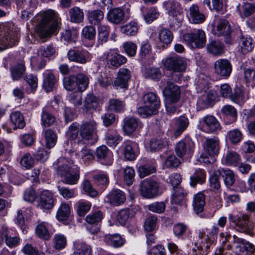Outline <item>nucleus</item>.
Wrapping results in <instances>:
<instances>
[{
	"label": "nucleus",
	"mask_w": 255,
	"mask_h": 255,
	"mask_svg": "<svg viewBox=\"0 0 255 255\" xmlns=\"http://www.w3.org/2000/svg\"><path fill=\"white\" fill-rule=\"evenodd\" d=\"M98 99L93 94H87L84 101L83 110L88 111L97 107Z\"/></svg>",
	"instance_id": "ea45409f"
},
{
	"label": "nucleus",
	"mask_w": 255,
	"mask_h": 255,
	"mask_svg": "<svg viewBox=\"0 0 255 255\" xmlns=\"http://www.w3.org/2000/svg\"><path fill=\"white\" fill-rule=\"evenodd\" d=\"M159 185L151 179H146L142 181L140 185V191L141 195L146 198H152L158 193Z\"/></svg>",
	"instance_id": "1a4fd4ad"
},
{
	"label": "nucleus",
	"mask_w": 255,
	"mask_h": 255,
	"mask_svg": "<svg viewBox=\"0 0 255 255\" xmlns=\"http://www.w3.org/2000/svg\"><path fill=\"white\" fill-rule=\"evenodd\" d=\"M219 171H221L224 183L226 186L231 187L235 183L236 178L235 175L231 170L229 169H220Z\"/></svg>",
	"instance_id": "c9c22d12"
},
{
	"label": "nucleus",
	"mask_w": 255,
	"mask_h": 255,
	"mask_svg": "<svg viewBox=\"0 0 255 255\" xmlns=\"http://www.w3.org/2000/svg\"><path fill=\"white\" fill-rule=\"evenodd\" d=\"M107 65L110 68H117L126 63L127 58L115 52L110 50L106 55Z\"/></svg>",
	"instance_id": "f3484780"
},
{
	"label": "nucleus",
	"mask_w": 255,
	"mask_h": 255,
	"mask_svg": "<svg viewBox=\"0 0 255 255\" xmlns=\"http://www.w3.org/2000/svg\"><path fill=\"white\" fill-rule=\"evenodd\" d=\"M230 99L236 103L243 102L246 99L245 93L241 88L236 87L234 89V92H232Z\"/></svg>",
	"instance_id": "864d4df0"
},
{
	"label": "nucleus",
	"mask_w": 255,
	"mask_h": 255,
	"mask_svg": "<svg viewBox=\"0 0 255 255\" xmlns=\"http://www.w3.org/2000/svg\"><path fill=\"white\" fill-rule=\"evenodd\" d=\"M189 125L188 119L184 117L181 116L176 120L175 129L174 135L177 137L179 136L182 132L187 128Z\"/></svg>",
	"instance_id": "72a5a7b5"
},
{
	"label": "nucleus",
	"mask_w": 255,
	"mask_h": 255,
	"mask_svg": "<svg viewBox=\"0 0 255 255\" xmlns=\"http://www.w3.org/2000/svg\"><path fill=\"white\" fill-rule=\"evenodd\" d=\"M224 45L219 40H213L209 42L207 45V51L213 55L220 56L224 53Z\"/></svg>",
	"instance_id": "a878e982"
},
{
	"label": "nucleus",
	"mask_w": 255,
	"mask_h": 255,
	"mask_svg": "<svg viewBox=\"0 0 255 255\" xmlns=\"http://www.w3.org/2000/svg\"><path fill=\"white\" fill-rule=\"evenodd\" d=\"M223 0H204V2L210 8L211 10H214L217 12L223 14L225 11Z\"/></svg>",
	"instance_id": "58836bf2"
},
{
	"label": "nucleus",
	"mask_w": 255,
	"mask_h": 255,
	"mask_svg": "<svg viewBox=\"0 0 255 255\" xmlns=\"http://www.w3.org/2000/svg\"><path fill=\"white\" fill-rule=\"evenodd\" d=\"M171 202L172 204H181L184 203L186 192L181 187L173 188Z\"/></svg>",
	"instance_id": "2f4dec72"
},
{
	"label": "nucleus",
	"mask_w": 255,
	"mask_h": 255,
	"mask_svg": "<svg viewBox=\"0 0 255 255\" xmlns=\"http://www.w3.org/2000/svg\"><path fill=\"white\" fill-rule=\"evenodd\" d=\"M63 86L67 91L75 90L77 88V83H76L75 75H70L66 77L63 79Z\"/></svg>",
	"instance_id": "052dcab7"
},
{
	"label": "nucleus",
	"mask_w": 255,
	"mask_h": 255,
	"mask_svg": "<svg viewBox=\"0 0 255 255\" xmlns=\"http://www.w3.org/2000/svg\"><path fill=\"white\" fill-rule=\"evenodd\" d=\"M239 50L245 54L251 51L254 47V42L252 38L249 36L241 34L238 38Z\"/></svg>",
	"instance_id": "412c9836"
},
{
	"label": "nucleus",
	"mask_w": 255,
	"mask_h": 255,
	"mask_svg": "<svg viewBox=\"0 0 255 255\" xmlns=\"http://www.w3.org/2000/svg\"><path fill=\"white\" fill-rule=\"evenodd\" d=\"M206 172L201 169L195 170L194 174L190 177L191 186L195 187L197 184H202L205 182Z\"/></svg>",
	"instance_id": "c756f323"
},
{
	"label": "nucleus",
	"mask_w": 255,
	"mask_h": 255,
	"mask_svg": "<svg viewBox=\"0 0 255 255\" xmlns=\"http://www.w3.org/2000/svg\"><path fill=\"white\" fill-rule=\"evenodd\" d=\"M98 123L94 120L83 122L80 125L79 135L84 142L94 144L98 140Z\"/></svg>",
	"instance_id": "39448f33"
},
{
	"label": "nucleus",
	"mask_w": 255,
	"mask_h": 255,
	"mask_svg": "<svg viewBox=\"0 0 255 255\" xmlns=\"http://www.w3.org/2000/svg\"><path fill=\"white\" fill-rule=\"evenodd\" d=\"M222 113L225 115L227 118H229L230 123L236 121L237 118V111L235 108L231 105L224 106L221 110Z\"/></svg>",
	"instance_id": "a18cd8bd"
},
{
	"label": "nucleus",
	"mask_w": 255,
	"mask_h": 255,
	"mask_svg": "<svg viewBox=\"0 0 255 255\" xmlns=\"http://www.w3.org/2000/svg\"><path fill=\"white\" fill-rule=\"evenodd\" d=\"M243 138L242 132L238 129H233L228 131L226 139L231 143L236 144L240 142Z\"/></svg>",
	"instance_id": "a19ab883"
},
{
	"label": "nucleus",
	"mask_w": 255,
	"mask_h": 255,
	"mask_svg": "<svg viewBox=\"0 0 255 255\" xmlns=\"http://www.w3.org/2000/svg\"><path fill=\"white\" fill-rule=\"evenodd\" d=\"M20 164L22 167L28 169L34 165V160L29 153H26L21 156Z\"/></svg>",
	"instance_id": "13d9d810"
},
{
	"label": "nucleus",
	"mask_w": 255,
	"mask_h": 255,
	"mask_svg": "<svg viewBox=\"0 0 255 255\" xmlns=\"http://www.w3.org/2000/svg\"><path fill=\"white\" fill-rule=\"evenodd\" d=\"M121 31L122 33L127 35H134L137 31V27L135 22H130L128 24H127L121 27Z\"/></svg>",
	"instance_id": "338daca9"
},
{
	"label": "nucleus",
	"mask_w": 255,
	"mask_h": 255,
	"mask_svg": "<svg viewBox=\"0 0 255 255\" xmlns=\"http://www.w3.org/2000/svg\"><path fill=\"white\" fill-rule=\"evenodd\" d=\"M131 76L130 71L127 68H122L119 69L117 77L114 81V86L117 88H127L128 82Z\"/></svg>",
	"instance_id": "dca6fc26"
},
{
	"label": "nucleus",
	"mask_w": 255,
	"mask_h": 255,
	"mask_svg": "<svg viewBox=\"0 0 255 255\" xmlns=\"http://www.w3.org/2000/svg\"><path fill=\"white\" fill-rule=\"evenodd\" d=\"M194 143L190 138H186L179 141L175 146V151L179 157H182L185 154L192 152Z\"/></svg>",
	"instance_id": "a211bd4d"
},
{
	"label": "nucleus",
	"mask_w": 255,
	"mask_h": 255,
	"mask_svg": "<svg viewBox=\"0 0 255 255\" xmlns=\"http://www.w3.org/2000/svg\"><path fill=\"white\" fill-rule=\"evenodd\" d=\"M168 141L165 139H157L154 138L150 140L149 147L151 151H158L165 147Z\"/></svg>",
	"instance_id": "79ce46f5"
},
{
	"label": "nucleus",
	"mask_w": 255,
	"mask_h": 255,
	"mask_svg": "<svg viewBox=\"0 0 255 255\" xmlns=\"http://www.w3.org/2000/svg\"><path fill=\"white\" fill-rule=\"evenodd\" d=\"M203 127L204 130L209 133H214L221 130L219 122L212 116H207L203 118Z\"/></svg>",
	"instance_id": "6ab92c4d"
},
{
	"label": "nucleus",
	"mask_w": 255,
	"mask_h": 255,
	"mask_svg": "<svg viewBox=\"0 0 255 255\" xmlns=\"http://www.w3.org/2000/svg\"><path fill=\"white\" fill-rule=\"evenodd\" d=\"M229 220L231 224L235 225L237 231L248 234L251 233L252 226L250 215L247 214H229Z\"/></svg>",
	"instance_id": "0eeeda50"
},
{
	"label": "nucleus",
	"mask_w": 255,
	"mask_h": 255,
	"mask_svg": "<svg viewBox=\"0 0 255 255\" xmlns=\"http://www.w3.org/2000/svg\"><path fill=\"white\" fill-rule=\"evenodd\" d=\"M43 87L46 92L51 91L55 85L56 79L54 74L50 71L43 74Z\"/></svg>",
	"instance_id": "bb28decb"
},
{
	"label": "nucleus",
	"mask_w": 255,
	"mask_h": 255,
	"mask_svg": "<svg viewBox=\"0 0 255 255\" xmlns=\"http://www.w3.org/2000/svg\"><path fill=\"white\" fill-rule=\"evenodd\" d=\"M61 161L63 164L59 166L58 174L64 179V183L74 185L77 183L79 179V168L73 164L72 160L69 161L65 158L59 159V162Z\"/></svg>",
	"instance_id": "f03ea898"
},
{
	"label": "nucleus",
	"mask_w": 255,
	"mask_h": 255,
	"mask_svg": "<svg viewBox=\"0 0 255 255\" xmlns=\"http://www.w3.org/2000/svg\"><path fill=\"white\" fill-rule=\"evenodd\" d=\"M108 202L114 205L119 206L123 204L126 201L125 194L119 189L112 190L107 196Z\"/></svg>",
	"instance_id": "4be33fe9"
},
{
	"label": "nucleus",
	"mask_w": 255,
	"mask_h": 255,
	"mask_svg": "<svg viewBox=\"0 0 255 255\" xmlns=\"http://www.w3.org/2000/svg\"><path fill=\"white\" fill-rule=\"evenodd\" d=\"M77 155L79 158L83 159L85 164L88 163L94 158L93 151L91 149L86 148H83Z\"/></svg>",
	"instance_id": "0e129e2a"
},
{
	"label": "nucleus",
	"mask_w": 255,
	"mask_h": 255,
	"mask_svg": "<svg viewBox=\"0 0 255 255\" xmlns=\"http://www.w3.org/2000/svg\"><path fill=\"white\" fill-rule=\"evenodd\" d=\"M54 205V199L52 194L48 190H43L40 192V198L39 206L41 208L51 209Z\"/></svg>",
	"instance_id": "5701e85b"
},
{
	"label": "nucleus",
	"mask_w": 255,
	"mask_h": 255,
	"mask_svg": "<svg viewBox=\"0 0 255 255\" xmlns=\"http://www.w3.org/2000/svg\"><path fill=\"white\" fill-rule=\"evenodd\" d=\"M156 171V168L153 165L148 164L140 165L137 169V173L140 178H143Z\"/></svg>",
	"instance_id": "c03bdc74"
},
{
	"label": "nucleus",
	"mask_w": 255,
	"mask_h": 255,
	"mask_svg": "<svg viewBox=\"0 0 255 255\" xmlns=\"http://www.w3.org/2000/svg\"><path fill=\"white\" fill-rule=\"evenodd\" d=\"M104 241L107 244L115 248L120 247L125 243V240L118 234L106 235Z\"/></svg>",
	"instance_id": "cd10ccee"
},
{
	"label": "nucleus",
	"mask_w": 255,
	"mask_h": 255,
	"mask_svg": "<svg viewBox=\"0 0 255 255\" xmlns=\"http://www.w3.org/2000/svg\"><path fill=\"white\" fill-rule=\"evenodd\" d=\"M80 125L77 123H73L69 128L66 132L68 138L73 140L77 138L79 133Z\"/></svg>",
	"instance_id": "774afa93"
},
{
	"label": "nucleus",
	"mask_w": 255,
	"mask_h": 255,
	"mask_svg": "<svg viewBox=\"0 0 255 255\" xmlns=\"http://www.w3.org/2000/svg\"><path fill=\"white\" fill-rule=\"evenodd\" d=\"M183 37L184 41L192 48H202L206 42L205 33L201 29L193 33L184 34Z\"/></svg>",
	"instance_id": "6e6552de"
},
{
	"label": "nucleus",
	"mask_w": 255,
	"mask_h": 255,
	"mask_svg": "<svg viewBox=\"0 0 255 255\" xmlns=\"http://www.w3.org/2000/svg\"><path fill=\"white\" fill-rule=\"evenodd\" d=\"M164 66L169 70L183 72L185 70L186 63L183 59L178 56H172L165 59Z\"/></svg>",
	"instance_id": "4468645a"
},
{
	"label": "nucleus",
	"mask_w": 255,
	"mask_h": 255,
	"mask_svg": "<svg viewBox=\"0 0 255 255\" xmlns=\"http://www.w3.org/2000/svg\"><path fill=\"white\" fill-rule=\"evenodd\" d=\"M75 78L77 83L78 91L82 92L85 90L89 84L88 77L83 74H78L75 75Z\"/></svg>",
	"instance_id": "8fccbe9b"
},
{
	"label": "nucleus",
	"mask_w": 255,
	"mask_h": 255,
	"mask_svg": "<svg viewBox=\"0 0 255 255\" xmlns=\"http://www.w3.org/2000/svg\"><path fill=\"white\" fill-rule=\"evenodd\" d=\"M44 136L46 141V146L50 148L53 147L57 141V135L51 129H49L45 130Z\"/></svg>",
	"instance_id": "6e6d98bb"
},
{
	"label": "nucleus",
	"mask_w": 255,
	"mask_h": 255,
	"mask_svg": "<svg viewBox=\"0 0 255 255\" xmlns=\"http://www.w3.org/2000/svg\"><path fill=\"white\" fill-rule=\"evenodd\" d=\"M103 217L101 211H95L92 214L88 215L86 218V222L89 224H98L101 222Z\"/></svg>",
	"instance_id": "e2e57ef3"
},
{
	"label": "nucleus",
	"mask_w": 255,
	"mask_h": 255,
	"mask_svg": "<svg viewBox=\"0 0 255 255\" xmlns=\"http://www.w3.org/2000/svg\"><path fill=\"white\" fill-rule=\"evenodd\" d=\"M227 242L230 244L227 246V249H232L237 255H246L248 252H255V247L254 245L236 235L232 237L231 235L227 234L225 240L223 241L222 244H224Z\"/></svg>",
	"instance_id": "7ed1b4c3"
},
{
	"label": "nucleus",
	"mask_w": 255,
	"mask_h": 255,
	"mask_svg": "<svg viewBox=\"0 0 255 255\" xmlns=\"http://www.w3.org/2000/svg\"><path fill=\"white\" fill-rule=\"evenodd\" d=\"M96 155L100 160L107 161V164H110L112 160V153L106 145H102L96 149Z\"/></svg>",
	"instance_id": "c85d7f7f"
},
{
	"label": "nucleus",
	"mask_w": 255,
	"mask_h": 255,
	"mask_svg": "<svg viewBox=\"0 0 255 255\" xmlns=\"http://www.w3.org/2000/svg\"><path fill=\"white\" fill-rule=\"evenodd\" d=\"M74 246L79 255H91V248L86 243L78 241L74 243Z\"/></svg>",
	"instance_id": "09e8293b"
},
{
	"label": "nucleus",
	"mask_w": 255,
	"mask_h": 255,
	"mask_svg": "<svg viewBox=\"0 0 255 255\" xmlns=\"http://www.w3.org/2000/svg\"><path fill=\"white\" fill-rule=\"evenodd\" d=\"M248 184L249 188L246 187L245 182H240V186H243V188L240 189L242 192H247L248 190H250L251 192L252 193L255 191V173L250 175L248 180Z\"/></svg>",
	"instance_id": "bf43d9fd"
},
{
	"label": "nucleus",
	"mask_w": 255,
	"mask_h": 255,
	"mask_svg": "<svg viewBox=\"0 0 255 255\" xmlns=\"http://www.w3.org/2000/svg\"><path fill=\"white\" fill-rule=\"evenodd\" d=\"M158 36L160 41L165 45L170 44L173 38L172 32L166 28L161 29L159 31Z\"/></svg>",
	"instance_id": "3c124183"
},
{
	"label": "nucleus",
	"mask_w": 255,
	"mask_h": 255,
	"mask_svg": "<svg viewBox=\"0 0 255 255\" xmlns=\"http://www.w3.org/2000/svg\"><path fill=\"white\" fill-rule=\"evenodd\" d=\"M139 125L138 120L133 118L125 120L123 127L124 130L127 134H130L134 132Z\"/></svg>",
	"instance_id": "4c0bfd02"
},
{
	"label": "nucleus",
	"mask_w": 255,
	"mask_h": 255,
	"mask_svg": "<svg viewBox=\"0 0 255 255\" xmlns=\"http://www.w3.org/2000/svg\"><path fill=\"white\" fill-rule=\"evenodd\" d=\"M110 27L107 26H100L98 28V41L101 44L106 42L109 38Z\"/></svg>",
	"instance_id": "680f3d73"
},
{
	"label": "nucleus",
	"mask_w": 255,
	"mask_h": 255,
	"mask_svg": "<svg viewBox=\"0 0 255 255\" xmlns=\"http://www.w3.org/2000/svg\"><path fill=\"white\" fill-rule=\"evenodd\" d=\"M220 148V141L217 136H213L206 138L204 143V148L206 153L208 154L211 159L212 157L217 155Z\"/></svg>",
	"instance_id": "f8f14e48"
},
{
	"label": "nucleus",
	"mask_w": 255,
	"mask_h": 255,
	"mask_svg": "<svg viewBox=\"0 0 255 255\" xmlns=\"http://www.w3.org/2000/svg\"><path fill=\"white\" fill-rule=\"evenodd\" d=\"M215 73L218 76L227 78L230 75L232 67L230 62L227 59H219L214 63Z\"/></svg>",
	"instance_id": "ddd939ff"
},
{
	"label": "nucleus",
	"mask_w": 255,
	"mask_h": 255,
	"mask_svg": "<svg viewBox=\"0 0 255 255\" xmlns=\"http://www.w3.org/2000/svg\"><path fill=\"white\" fill-rule=\"evenodd\" d=\"M165 97L171 103L177 102L180 98V89L169 81H167V85L163 90Z\"/></svg>",
	"instance_id": "2eb2a0df"
},
{
	"label": "nucleus",
	"mask_w": 255,
	"mask_h": 255,
	"mask_svg": "<svg viewBox=\"0 0 255 255\" xmlns=\"http://www.w3.org/2000/svg\"><path fill=\"white\" fill-rule=\"evenodd\" d=\"M133 212L129 209L120 210L117 215V220L122 225H125L128 220L133 217Z\"/></svg>",
	"instance_id": "49530a36"
},
{
	"label": "nucleus",
	"mask_w": 255,
	"mask_h": 255,
	"mask_svg": "<svg viewBox=\"0 0 255 255\" xmlns=\"http://www.w3.org/2000/svg\"><path fill=\"white\" fill-rule=\"evenodd\" d=\"M240 159V156L236 152H229L226 156V163L229 165L237 166L239 164Z\"/></svg>",
	"instance_id": "69168bd1"
},
{
	"label": "nucleus",
	"mask_w": 255,
	"mask_h": 255,
	"mask_svg": "<svg viewBox=\"0 0 255 255\" xmlns=\"http://www.w3.org/2000/svg\"><path fill=\"white\" fill-rule=\"evenodd\" d=\"M242 11L241 10L240 4L236 6V10L238 11V14L242 15L250 16L255 12V6L250 3H245L242 6Z\"/></svg>",
	"instance_id": "5fc2aeb1"
},
{
	"label": "nucleus",
	"mask_w": 255,
	"mask_h": 255,
	"mask_svg": "<svg viewBox=\"0 0 255 255\" xmlns=\"http://www.w3.org/2000/svg\"><path fill=\"white\" fill-rule=\"evenodd\" d=\"M113 75L112 72L106 70L101 73L98 78L99 85L104 88H106L113 83Z\"/></svg>",
	"instance_id": "e433bc0d"
},
{
	"label": "nucleus",
	"mask_w": 255,
	"mask_h": 255,
	"mask_svg": "<svg viewBox=\"0 0 255 255\" xmlns=\"http://www.w3.org/2000/svg\"><path fill=\"white\" fill-rule=\"evenodd\" d=\"M4 239L5 244L9 247H14L18 245L20 239L16 236L12 237L11 230L6 226H3L0 231V240Z\"/></svg>",
	"instance_id": "aec40b11"
},
{
	"label": "nucleus",
	"mask_w": 255,
	"mask_h": 255,
	"mask_svg": "<svg viewBox=\"0 0 255 255\" xmlns=\"http://www.w3.org/2000/svg\"><path fill=\"white\" fill-rule=\"evenodd\" d=\"M82 92L76 90L69 94L68 99L75 108H79L82 105Z\"/></svg>",
	"instance_id": "4d7b16f0"
},
{
	"label": "nucleus",
	"mask_w": 255,
	"mask_h": 255,
	"mask_svg": "<svg viewBox=\"0 0 255 255\" xmlns=\"http://www.w3.org/2000/svg\"><path fill=\"white\" fill-rule=\"evenodd\" d=\"M213 243V240L210 239L209 235H206L205 232L202 231L199 232L198 239L195 243V245L199 250H204L207 251Z\"/></svg>",
	"instance_id": "b1692460"
},
{
	"label": "nucleus",
	"mask_w": 255,
	"mask_h": 255,
	"mask_svg": "<svg viewBox=\"0 0 255 255\" xmlns=\"http://www.w3.org/2000/svg\"><path fill=\"white\" fill-rule=\"evenodd\" d=\"M216 97L217 95L215 91H210L199 100L198 103L202 105L203 108H206L216 100Z\"/></svg>",
	"instance_id": "de8ad7c7"
},
{
	"label": "nucleus",
	"mask_w": 255,
	"mask_h": 255,
	"mask_svg": "<svg viewBox=\"0 0 255 255\" xmlns=\"http://www.w3.org/2000/svg\"><path fill=\"white\" fill-rule=\"evenodd\" d=\"M10 124L14 129L22 128L25 127V123L24 118L21 112L14 111L10 115Z\"/></svg>",
	"instance_id": "393cba45"
},
{
	"label": "nucleus",
	"mask_w": 255,
	"mask_h": 255,
	"mask_svg": "<svg viewBox=\"0 0 255 255\" xmlns=\"http://www.w3.org/2000/svg\"><path fill=\"white\" fill-rule=\"evenodd\" d=\"M105 139L109 146L115 147L119 144L120 141L122 140V137L118 134L116 130H112L107 132Z\"/></svg>",
	"instance_id": "f704fd0d"
},
{
	"label": "nucleus",
	"mask_w": 255,
	"mask_h": 255,
	"mask_svg": "<svg viewBox=\"0 0 255 255\" xmlns=\"http://www.w3.org/2000/svg\"><path fill=\"white\" fill-rule=\"evenodd\" d=\"M60 23L57 17H42L36 27L37 33L41 38L57 32Z\"/></svg>",
	"instance_id": "20e7f679"
},
{
	"label": "nucleus",
	"mask_w": 255,
	"mask_h": 255,
	"mask_svg": "<svg viewBox=\"0 0 255 255\" xmlns=\"http://www.w3.org/2000/svg\"><path fill=\"white\" fill-rule=\"evenodd\" d=\"M18 32V27L12 22L0 24V51L16 44Z\"/></svg>",
	"instance_id": "f257e3e1"
},
{
	"label": "nucleus",
	"mask_w": 255,
	"mask_h": 255,
	"mask_svg": "<svg viewBox=\"0 0 255 255\" xmlns=\"http://www.w3.org/2000/svg\"><path fill=\"white\" fill-rule=\"evenodd\" d=\"M144 106L138 108V113L143 118L156 114L160 107V101L153 93H148L143 97Z\"/></svg>",
	"instance_id": "423d86ee"
},
{
	"label": "nucleus",
	"mask_w": 255,
	"mask_h": 255,
	"mask_svg": "<svg viewBox=\"0 0 255 255\" xmlns=\"http://www.w3.org/2000/svg\"><path fill=\"white\" fill-rule=\"evenodd\" d=\"M67 57L70 61L84 64L90 62L92 56L87 50L70 49L68 51Z\"/></svg>",
	"instance_id": "9d476101"
},
{
	"label": "nucleus",
	"mask_w": 255,
	"mask_h": 255,
	"mask_svg": "<svg viewBox=\"0 0 255 255\" xmlns=\"http://www.w3.org/2000/svg\"><path fill=\"white\" fill-rule=\"evenodd\" d=\"M35 233L38 237L46 240H48L50 235L48 224L45 222L38 221L35 228Z\"/></svg>",
	"instance_id": "7c9ffc66"
},
{
	"label": "nucleus",
	"mask_w": 255,
	"mask_h": 255,
	"mask_svg": "<svg viewBox=\"0 0 255 255\" xmlns=\"http://www.w3.org/2000/svg\"><path fill=\"white\" fill-rule=\"evenodd\" d=\"M55 121V117L47 111L43 109L41 115V125L44 127H49Z\"/></svg>",
	"instance_id": "37998d69"
},
{
	"label": "nucleus",
	"mask_w": 255,
	"mask_h": 255,
	"mask_svg": "<svg viewBox=\"0 0 255 255\" xmlns=\"http://www.w3.org/2000/svg\"><path fill=\"white\" fill-rule=\"evenodd\" d=\"M70 214V207L66 203H62L60 205L56 214L58 220L64 221L67 219Z\"/></svg>",
	"instance_id": "603ef678"
},
{
	"label": "nucleus",
	"mask_w": 255,
	"mask_h": 255,
	"mask_svg": "<svg viewBox=\"0 0 255 255\" xmlns=\"http://www.w3.org/2000/svg\"><path fill=\"white\" fill-rule=\"evenodd\" d=\"M212 33L217 36H220L224 34L231 33V26L228 21L224 19L216 18L212 23Z\"/></svg>",
	"instance_id": "9b49d317"
},
{
	"label": "nucleus",
	"mask_w": 255,
	"mask_h": 255,
	"mask_svg": "<svg viewBox=\"0 0 255 255\" xmlns=\"http://www.w3.org/2000/svg\"><path fill=\"white\" fill-rule=\"evenodd\" d=\"M205 204V197L203 193L200 192L194 196L193 207L194 211L198 214L203 211Z\"/></svg>",
	"instance_id": "473e14b6"
}]
</instances>
